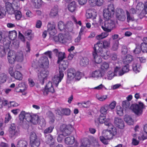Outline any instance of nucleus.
Segmentation results:
<instances>
[{
    "instance_id": "9b49d317",
    "label": "nucleus",
    "mask_w": 147,
    "mask_h": 147,
    "mask_svg": "<svg viewBox=\"0 0 147 147\" xmlns=\"http://www.w3.org/2000/svg\"><path fill=\"white\" fill-rule=\"evenodd\" d=\"M64 74L61 71H59V75H55L53 78V83L55 84V86L57 87L58 84L60 82L64 76Z\"/></svg>"
},
{
    "instance_id": "13d9d810",
    "label": "nucleus",
    "mask_w": 147,
    "mask_h": 147,
    "mask_svg": "<svg viewBox=\"0 0 147 147\" xmlns=\"http://www.w3.org/2000/svg\"><path fill=\"white\" fill-rule=\"evenodd\" d=\"M9 57H7L8 61L10 63L13 64L15 61L16 56H10V54H9Z\"/></svg>"
},
{
    "instance_id": "7c9ffc66",
    "label": "nucleus",
    "mask_w": 147,
    "mask_h": 147,
    "mask_svg": "<svg viewBox=\"0 0 147 147\" xmlns=\"http://www.w3.org/2000/svg\"><path fill=\"white\" fill-rule=\"evenodd\" d=\"M76 5L75 1H72L68 5V9L71 12L74 11L76 9Z\"/></svg>"
},
{
    "instance_id": "f03ea898",
    "label": "nucleus",
    "mask_w": 147,
    "mask_h": 147,
    "mask_svg": "<svg viewBox=\"0 0 147 147\" xmlns=\"http://www.w3.org/2000/svg\"><path fill=\"white\" fill-rule=\"evenodd\" d=\"M145 107L143 103L139 102L138 104H134L132 105L130 109L136 115L139 116L142 114L143 109L145 108Z\"/></svg>"
},
{
    "instance_id": "a18cd8bd",
    "label": "nucleus",
    "mask_w": 147,
    "mask_h": 147,
    "mask_svg": "<svg viewBox=\"0 0 147 147\" xmlns=\"http://www.w3.org/2000/svg\"><path fill=\"white\" fill-rule=\"evenodd\" d=\"M105 10H107L109 12L111 13V14L113 15L115 13V8L113 4H110L109 5L107 9H104Z\"/></svg>"
},
{
    "instance_id": "6ab92c4d",
    "label": "nucleus",
    "mask_w": 147,
    "mask_h": 147,
    "mask_svg": "<svg viewBox=\"0 0 147 147\" xmlns=\"http://www.w3.org/2000/svg\"><path fill=\"white\" fill-rule=\"evenodd\" d=\"M76 71L73 68H70L67 70V78L70 80L73 79L76 75Z\"/></svg>"
},
{
    "instance_id": "c85d7f7f",
    "label": "nucleus",
    "mask_w": 147,
    "mask_h": 147,
    "mask_svg": "<svg viewBox=\"0 0 147 147\" xmlns=\"http://www.w3.org/2000/svg\"><path fill=\"white\" fill-rule=\"evenodd\" d=\"M75 142V138L73 136L67 137L65 139V142L67 145H71L74 143Z\"/></svg>"
},
{
    "instance_id": "f704fd0d",
    "label": "nucleus",
    "mask_w": 147,
    "mask_h": 147,
    "mask_svg": "<svg viewBox=\"0 0 147 147\" xmlns=\"http://www.w3.org/2000/svg\"><path fill=\"white\" fill-rule=\"evenodd\" d=\"M32 1L34 7L36 8L40 7L42 3V0H32Z\"/></svg>"
},
{
    "instance_id": "3c124183",
    "label": "nucleus",
    "mask_w": 147,
    "mask_h": 147,
    "mask_svg": "<svg viewBox=\"0 0 147 147\" xmlns=\"http://www.w3.org/2000/svg\"><path fill=\"white\" fill-rule=\"evenodd\" d=\"M62 115L68 116L70 114L71 111L69 108H63L61 109Z\"/></svg>"
},
{
    "instance_id": "864d4df0",
    "label": "nucleus",
    "mask_w": 147,
    "mask_h": 147,
    "mask_svg": "<svg viewBox=\"0 0 147 147\" xmlns=\"http://www.w3.org/2000/svg\"><path fill=\"white\" fill-rule=\"evenodd\" d=\"M14 13L16 19L18 20H20L22 16L21 12L19 11L16 10Z\"/></svg>"
},
{
    "instance_id": "bb28decb",
    "label": "nucleus",
    "mask_w": 147,
    "mask_h": 147,
    "mask_svg": "<svg viewBox=\"0 0 147 147\" xmlns=\"http://www.w3.org/2000/svg\"><path fill=\"white\" fill-rule=\"evenodd\" d=\"M58 13V6L57 5L55 6L51 9L50 14V15L52 17H54L57 15Z\"/></svg>"
},
{
    "instance_id": "052dcab7",
    "label": "nucleus",
    "mask_w": 147,
    "mask_h": 147,
    "mask_svg": "<svg viewBox=\"0 0 147 147\" xmlns=\"http://www.w3.org/2000/svg\"><path fill=\"white\" fill-rule=\"evenodd\" d=\"M59 42L61 43H65L66 42V40L63 35L61 34L58 35Z\"/></svg>"
},
{
    "instance_id": "dca6fc26",
    "label": "nucleus",
    "mask_w": 147,
    "mask_h": 147,
    "mask_svg": "<svg viewBox=\"0 0 147 147\" xmlns=\"http://www.w3.org/2000/svg\"><path fill=\"white\" fill-rule=\"evenodd\" d=\"M47 27L48 31L50 35H54L56 34V31L55 28V25L54 23H48Z\"/></svg>"
},
{
    "instance_id": "680f3d73",
    "label": "nucleus",
    "mask_w": 147,
    "mask_h": 147,
    "mask_svg": "<svg viewBox=\"0 0 147 147\" xmlns=\"http://www.w3.org/2000/svg\"><path fill=\"white\" fill-rule=\"evenodd\" d=\"M115 74L111 71H108L107 74V78L108 80H111L114 76Z\"/></svg>"
},
{
    "instance_id": "7ed1b4c3",
    "label": "nucleus",
    "mask_w": 147,
    "mask_h": 147,
    "mask_svg": "<svg viewBox=\"0 0 147 147\" xmlns=\"http://www.w3.org/2000/svg\"><path fill=\"white\" fill-rule=\"evenodd\" d=\"M111 39L110 38L108 40H104L103 43L97 42L94 45L95 49L97 50L98 52L102 53L104 48H108L110 47V40Z\"/></svg>"
},
{
    "instance_id": "c9c22d12",
    "label": "nucleus",
    "mask_w": 147,
    "mask_h": 147,
    "mask_svg": "<svg viewBox=\"0 0 147 147\" xmlns=\"http://www.w3.org/2000/svg\"><path fill=\"white\" fill-rule=\"evenodd\" d=\"M9 38L10 40H15L17 36V33L16 31H9Z\"/></svg>"
},
{
    "instance_id": "5701e85b",
    "label": "nucleus",
    "mask_w": 147,
    "mask_h": 147,
    "mask_svg": "<svg viewBox=\"0 0 147 147\" xmlns=\"http://www.w3.org/2000/svg\"><path fill=\"white\" fill-rule=\"evenodd\" d=\"M28 143L27 142L23 139H19L17 142V147H27Z\"/></svg>"
},
{
    "instance_id": "423d86ee",
    "label": "nucleus",
    "mask_w": 147,
    "mask_h": 147,
    "mask_svg": "<svg viewBox=\"0 0 147 147\" xmlns=\"http://www.w3.org/2000/svg\"><path fill=\"white\" fill-rule=\"evenodd\" d=\"M30 143L31 147H39L40 142L37 137L35 132L32 131L30 133Z\"/></svg>"
},
{
    "instance_id": "39448f33",
    "label": "nucleus",
    "mask_w": 147,
    "mask_h": 147,
    "mask_svg": "<svg viewBox=\"0 0 147 147\" xmlns=\"http://www.w3.org/2000/svg\"><path fill=\"white\" fill-rule=\"evenodd\" d=\"M115 27V22L112 19L105 20L104 25L101 26L104 30L107 32H110Z\"/></svg>"
},
{
    "instance_id": "4c0bfd02",
    "label": "nucleus",
    "mask_w": 147,
    "mask_h": 147,
    "mask_svg": "<svg viewBox=\"0 0 147 147\" xmlns=\"http://www.w3.org/2000/svg\"><path fill=\"white\" fill-rule=\"evenodd\" d=\"M109 67V64L105 62L101 64L100 66V69L102 71V72H104L107 70Z\"/></svg>"
},
{
    "instance_id": "338daca9",
    "label": "nucleus",
    "mask_w": 147,
    "mask_h": 147,
    "mask_svg": "<svg viewBox=\"0 0 147 147\" xmlns=\"http://www.w3.org/2000/svg\"><path fill=\"white\" fill-rule=\"evenodd\" d=\"M53 128L54 127L51 126L47 128L44 131V134H48L51 132L52 131Z\"/></svg>"
},
{
    "instance_id": "412c9836",
    "label": "nucleus",
    "mask_w": 147,
    "mask_h": 147,
    "mask_svg": "<svg viewBox=\"0 0 147 147\" xmlns=\"http://www.w3.org/2000/svg\"><path fill=\"white\" fill-rule=\"evenodd\" d=\"M69 63L67 60H64L61 61V63L59 65V71H61L63 73L68 67Z\"/></svg>"
},
{
    "instance_id": "79ce46f5",
    "label": "nucleus",
    "mask_w": 147,
    "mask_h": 147,
    "mask_svg": "<svg viewBox=\"0 0 147 147\" xmlns=\"http://www.w3.org/2000/svg\"><path fill=\"white\" fill-rule=\"evenodd\" d=\"M48 117L50 119V123H53L55 121V117L53 113L50 111L47 113Z\"/></svg>"
},
{
    "instance_id": "a19ab883",
    "label": "nucleus",
    "mask_w": 147,
    "mask_h": 147,
    "mask_svg": "<svg viewBox=\"0 0 147 147\" xmlns=\"http://www.w3.org/2000/svg\"><path fill=\"white\" fill-rule=\"evenodd\" d=\"M45 87L48 89V90H49L51 92L54 93L55 92L53 86V84L51 82H49L45 86Z\"/></svg>"
},
{
    "instance_id": "6e6d98bb",
    "label": "nucleus",
    "mask_w": 147,
    "mask_h": 147,
    "mask_svg": "<svg viewBox=\"0 0 147 147\" xmlns=\"http://www.w3.org/2000/svg\"><path fill=\"white\" fill-rule=\"evenodd\" d=\"M130 102L128 100H124L122 103V106L123 108L125 109L129 108L130 105Z\"/></svg>"
},
{
    "instance_id": "5fc2aeb1",
    "label": "nucleus",
    "mask_w": 147,
    "mask_h": 147,
    "mask_svg": "<svg viewBox=\"0 0 147 147\" xmlns=\"http://www.w3.org/2000/svg\"><path fill=\"white\" fill-rule=\"evenodd\" d=\"M119 45V40H115L113 42V44L112 47V50L114 51H116L117 50L118 48Z\"/></svg>"
},
{
    "instance_id": "aec40b11",
    "label": "nucleus",
    "mask_w": 147,
    "mask_h": 147,
    "mask_svg": "<svg viewBox=\"0 0 147 147\" xmlns=\"http://www.w3.org/2000/svg\"><path fill=\"white\" fill-rule=\"evenodd\" d=\"M46 138V142L48 144H49L50 146H52L53 145L55 140L53 138V136L50 134H48L45 136Z\"/></svg>"
},
{
    "instance_id": "c756f323",
    "label": "nucleus",
    "mask_w": 147,
    "mask_h": 147,
    "mask_svg": "<svg viewBox=\"0 0 147 147\" xmlns=\"http://www.w3.org/2000/svg\"><path fill=\"white\" fill-rule=\"evenodd\" d=\"M133 59V57L131 55H128L123 59V62L125 64H128L131 63Z\"/></svg>"
},
{
    "instance_id": "4be33fe9",
    "label": "nucleus",
    "mask_w": 147,
    "mask_h": 147,
    "mask_svg": "<svg viewBox=\"0 0 147 147\" xmlns=\"http://www.w3.org/2000/svg\"><path fill=\"white\" fill-rule=\"evenodd\" d=\"M104 0H89V3L90 5L94 6L96 5L100 6L102 5Z\"/></svg>"
},
{
    "instance_id": "f8f14e48",
    "label": "nucleus",
    "mask_w": 147,
    "mask_h": 147,
    "mask_svg": "<svg viewBox=\"0 0 147 147\" xmlns=\"http://www.w3.org/2000/svg\"><path fill=\"white\" fill-rule=\"evenodd\" d=\"M49 74V71L45 70H42L38 74V78L39 80L40 81L42 84H44V80L47 77Z\"/></svg>"
},
{
    "instance_id": "2eb2a0df",
    "label": "nucleus",
    "mask_w": 147,
    "mask_h": 147,
    "mask_svg": "<svg viewBox=\"0 0 147 147\" xmlns=\"http://www.w3.org/2000/svg\"><path fill=\"white\" fill-rule=\"evenodd\" d=\"M98 121L101 123H104L108 127H113L112 124L110 123V119H106L105 117L100 115L98 118Z\"/></svg>"
},
{
    "instance_id": "2f4dec72",
    "label": "nucleus",
    "mask_w": 147,
    "mask_h": 147,
    "mask_svg": "<svg viewBox=\"0 0 147 147\" xmlns=\"http://www.w3.org/2000/svg\"><path fill=\"white\" fill-rule=\"evenodd\" d=\"M12 77H14L15 79L19 80H21L23 78L22 74L20 72L16 71L14 72V74Z\"/></svg>"
},
{
    "instance_id": "8fccbe9b",
    "label": "nucleus",
    "mask_w": 147,
    "mask_h": 147,
    "mask_svg": "<svg viewBox=\"0 0 147 147\" xmlns=\"http://www.w3.org/2000/svg\"><path fill=\"white\" fill-rule=\"evenodd\" d=\"M17 87L22 88V89H20L19 90H20L18 91L19 92H24V90H26L27 88L26 85L24 83H21L20 84H19L18 85Z\"/></svg>"
},
{
    "instance_id": "72a5a7b5",
    "label": "nucleus",
    "mask_w": 147,
    "mask_h": 147,
    "mask_svg": "<svg viewBox=\"0 0 147 147\" xmlns=\"http://www.w3.org/2000/svg\"><path fill=\"white\" fill-rule=\"evenodd\" d=\"M7 79V75L4 73L0 74V84L5 83Z\"/></svg>"
},
{
    "instance_id": "a878e982",
    "label": "nucleus",
    "mask_w": 147,
    "mask_h": 147,
    "mask_svg": "<svg viewBox=\"0 0 147 147\" xmlns=\"http://www.w3.org/2000/svg\"><path fill=\"white\" fill-rule=\"evenodd\" d=\"M113 15V14H111V13L109 12L107 10H104L103 16L105 20L111 19H113L112 17Z\"/></svg>"
},
{
    "instance_id": "09e8293b",
    "label": "nucleus",
    "mask_w": 147,
    "mask_h": 147,
    "mask_svg": "<svg viewBox=\"0 0 147 147\" xmlns=\"http://www.w3.org/2000/svg\"><path fill=\"white\" fill-rule=\"evenodd\" d=\"M127 22H129L130 21H132L134 20V17L131 15L129 11L126 10Z\"/></svg>"
},
{
    "instance_id": "774afa93",
    "label": "nucleus",
    "mask_w": 147,
    "mask_h": 147,
    "mask_svg": "<svg viewBox=\"0 0 147 147\" xmlns=\"http://www.w3.org/2000/svg\"><path fill=\"white\" fill-rule=\"evenodd\" d=\"M6 11L5 10L2 8L0 11V18H3L5 15Z\"/></svg>"
},
{
    "instance_id": "cd10ccee",
    "label": "nucleus",
    "mask_w": 147,
    "mask_h": 147,
    "mask_svg": "<svg viewBox=\"0 0 147 147\" xmlns=\"http://www.w3.org/2000/svg\"><path fill=\"white\" fill-rule=\"evenodd\" d=\"M126 64V65L124 66L122 68V71H119V76H121L124 73L128 72L129 71V65Z\"/></svg>"
},
{
    "instance_id": "58836bf2",
    "label": "nucleus",
    "mask_w": 147,
    "mask_h": 147,
    "mask_svg": "<svg viewBox=\"0 0 147 147\" xmlns=\"http://www.w3.org/2000/svg\"><path fill=\"white\" fill-rule=\"evenodd\" d=\"M16 59L18 61L22 62L23 60V52L22 51L18 53L16 56Z\"/></svg>"
},
{
    "instance_id": "f3484780",
    "label": "nucleus",
    "mask_w": 147,
    "mask_h": 147,
    "mask_svg": "<svg viewBox=\"0 0 147 147\" xmlns=\"http://www.w3.org/2000/svg\"><path fill=\"white\" fill-rule=\"evenodd\" d=\"M114 124L116 127L120 129H123L124 127V123L121 118L115 117L114 119Z\"/></svg>"
},
{
    "instance_id": "bf43d9fd",
    "label": "nucleus",
    "mask_w": 147,
    "mask_h": 147,
    "mask_svg": "<svg viewBox=\"0 0 147 147\" xmlns=\"http://www.w3.org/2000/svg\"><path fill=\"white\" fill-rule=\"evenodd\" d=\"M97 52L98 53H100V56L105 59H107L109 57V55L107 53V52L106 51L104 53H103V50H102V53L98 52Z\"/></svg>"
},
{
    "instance_id": "e433bc0d",
    "label": "nucleus",
    "mask_w": 147,
    "mask_h": 147,
    "mask_svg": "<svg viewBox=\"0 0 147 147\" xmlns=\"http://www.w3.org/2000/svg\"><path fill=\"white\" fill-rule=\"evenodd\" d=\"M58 60L57 61L58 63H59L65 57V53L59 52L58 54Z\"/></svg>"
},
{
    "instance_id": "c03bdc74",
    "label": "nucleus",
    "mask_w": 147,
    "mask_h": 147,
    "mask_svg": "<svg viewBox=\"0 0 147 147\" xmlns=\"http://www.w3.org/2000/svg\"><path fill=\"white\" fill-rule=\"evenodd\" d=\"M109 109L108 105H104L100 108V112L102 114L105 115L107 113V111Z\"/></svg>"
},
{
    "instance_id": "37998d69",
    "label": "nucleus",
    "mask_w": 147,
    "mask_h": 147,
    "mask_svg": "<svg viewBox=\"0 0 147 147\" xmlns=\"http://www.w3.org/2000/svg\"><path fill=\"white\" fill-rule=\"evenodd\" d=\"M25 35L28 40H31L34 37V35L32 32V31L30 30H28L26 32Z\"/></svg>"
},
{
    "instance_id": "4468645a",
    "label": "nucleus",
    "mask_w": 147,
    "mask_h": 147,
    "mask_svg": "<svg viewBox=\"0 0 147 147\" xmlns=\"http://www.w3.org/2000/svg\"><path fill=\"white\" fill-rule=\"evenodd\" d=\"M100 53L97 52V50H95V47L94 48V51L92 52L94 61L97 63H100L102 61V58L100 57Z\"/></svg>"
},
{
    "instance_id": "6e6552de",
    "label": "nucleus",
    "mask_w": 147,
    "mask_h": 147,
    "mask_svg": "<svg viewBox=\"0 0 147 147\" xmlns=\"http://www.w3.org/2000/svg\"><path fill=\"white\" fill-rule=\"evenodd\" d=\"M9 135L11 138L16 137L20 135V130L15 126L14 124H12L9 127Z\"/></svg>"
},
{
    "instance_id": "f257e3e1",
    "label": "nucleus",
    "mask_w": 147,
    "mask_h": 147,
    "mask_svg": "<svg viewBox=\"0 0 147 147\" xmlns=\"http://www.w3.org/2000/svg\"><path fill=\"white\" fill-rule=\"evenodd\" d=\"M111 130H103L102 133V136L100 137V140L104 144H107V140L112 139L113 137L117 134L116 128L113 125V127H108Z\"/></svg>"
},
{
    "instance_id": "b1692460",
    "label": "nucleus",
    "mask_w": 147,
    "mask_h": 147,
    "mask_svg": "<svg viewBox=\"0 0 147 147\" xmlns=\"http://www.w3.org/2000/svg\"><path fill=\"white\" fill-rule=\"evenodd\" d=\"M104 73L99 70H96L92 72V76L94 78H98L104 76Z\"/></svg>"
},
{
    "instance_id": "49530a36",
    "label": "nucleus",
    "mask_w": 147,
    "mask_h": 147,
    "mask_svg": "<svg viewBox=\"0 0 147 147\" xmlns=\"http://www.w3.org/2000/svg\"><path fill=\"white\" fill-rule=\"evenodd\" d=\"M29 114V113H26L24 111H22L19 115L20 120L21 121H22L25 119L27 121V117L26 116V114Z\"/></svg>"
},
{
    "instance_id": "ea45409f",
    "label": "nucleus",
    "mask_w": 147,
    "mask_h": 147,
    "mask_svg": "<svg viewBox=\"0 0 147 147\" xmlns=\"http://www.w3.org/2000/svg\"><path fill=\"white\" fill-rule=\"evenodd\" d=\"M125 121L129 125H133L134 123V120L129 116H126L124 118Z\"/></svg>"
},
{
    "instance_id": "20e7f679",
    "label": "nucleus",
    "mask_w": 147,
    "mask_h": 147,
    "mask_svg": "<svg viewBox=\"0 0 147 147\" xmlns=\"http://www.w3.org/2000/svg\"><path fill=\"white\" fill-rule=\"evenodd\" d=\"M136 8L138 10L141 11L139 15V17L140 19H142L147 14V1L144 4L142 2L139 3L136 5Z\"/></svg>"
},
{
    "instance_id": "393cba45",
    "label": "nucleus",
    "mask_w": 147,
    "mask_h": 147,
    "mask_svg": "<svg viewBox=\"0 0 147 147\" xmlns=\"http://www.w3.org/2000/svg\"><path fill=\"white\" fill-rule=\"evenodd\" d=\"M140 64L138 63L137 61H135L132 65V69L133 71L136 73L139 72L140 71Z\"/></svg>"
},
{
    "instance_id": "0e129e2a",
    "label": "nucleus",
    "mask_w": 147,
    "mask_h": 147,
    "mask_svg": "<svg viewBox=\"0 0 147 147\" xmlns=\"http://www.w3.org/2000/svg\"><path fill=\"white\" fill-rule=\"evenodd\" d=\"M11 4H12V5L13 7H16L15 8H14L15 9H18V8L19 7L20 4L18 1L17 2L16 1H13Z\"/></svg>"
},
{
    "instance_id": "0eeeda50",
    "label": "nucleus",
    "mask_w": 147,
    "mask_h": 147,
    "mask_svg": "<svg viewBox=\"0 0 147 147\" xmlns=\"http://www.w3.org/2000/svg\"><path fill=\"white\" fill-rule=\"evenodd\" d=\"M74 128L70 125H63L60 127V130L61 133L65 137L69 135L73 131Z\"/></svg>"
},
{
    "instance_id": "69168bd1",
    "label": "nucleus",
    "mask_w": 147,
    "mask_h": 147,
    "mask_svg": "<svg viewBox=\"0 0 147 147\" xmlns=\"http://www.w3.org/2000/svg\"><path fill=\"white\" fill-rule=\"evenodd\" d=\"M142 51L141 49L140 46H137L135 49L134 50V53L136 54H138L141 53Z\"/></svg>"
},
{
    "instance_id": "473e14b6",
    "label": "nucleus",
    "mask_w": 147,
    "mask_h": 147,
    "mask_svg": "<svg viewBox=\"0 0 147 147\" xmlns=\"http://www.w3.org/2000/svg\"><path fill=\"white\" fill-rule=\"evenodd\" d=\"M89 62L88 59L86 57H84L80 60V64L81 66L85 67L89 64Z\"/></svg>"
},
{
    "instance_id": "4d7b16f0",
    "label": "nucleus",
    "mask_w": 147,
    "mask_h": 147,
    "mask_svg": "<svg viewBox=\"0 0 147 147\" xmlns=\"http://www.w3.org/2000/svg\"><path fill=\"white\" fill-rule=\"evenodd\" d=\"M117 114L119 116L123 115V110L120 106H117L116 107Z\"/></svg>"
},
{
    "instance_id": "ddd939ff",
    "label": "nucleus",
    "mask_w": 147,
    "mask_h": 147,
    "mask_svg": "<svg viewBox=\"0 0 147 147\" xmlns=\"http://www.w3.org/2000/svg\"><path fill=\"white\" fill-rule=\"evenodd\" d=\"M116 17L117 19L121 21H124L126 18L124 11L121 9H118L116 10Z\"/></svg>"
},
{
    "instance_id": "de8ad7c7",
    "label": "nucleus",
    "mask_w": 147,
    "mask_h": 147,
    "mask_svg": "<svg viewBox=\"0 0 147 147\" xmlns=\"http://www.w3.org/2000/svg\"><path fill=\"white\" fill-rule=\"evenodd\" d=\"M58 28L60 31L65 30L66 28V26L62 22L60 21L58 23Z\"/></svg>"
},
{
    "instance_id": "1a4fd4ad",
    "label": "nucleus",
    "mask_w": 147,
    "mask_h": 147,
    "mask_svg": "<svg viewBox=\"0 0 147 147\" xmlns=\"http://www.w3.org/2000/svg\"><path fill=\"white\" fill-rule=\"evenodd\" d=\"M39 66L43 68H47L49 66V61L47 56H43L40 58L38 61Z\"/></svg>"
},
{
    "instance_id": "a211bd4d",
    "label": "nucleus",
    "mask_w": 147,
    "mask_h": 147,
    "mask_svg": "<svg viewBox=\"0 0 147 147\" xmlns=\"http://www.w3.org/2000/svg\"><path fill=\"white\" fill-rule=\"evenodd\" d=\"M5 9L6 12H7L9 14H13L15 11L14 8L13 7L12 4L8 2L5 3Z\"/></svg>"
},
{
    "instance_id": "9d476101",
    "label": "nucleus",
    "mask_w": 147,
    "mask_h": 147,
    "mask_svg": "<svg viewBox=\"0 0 147 147\" xmlns=\"http://www.w3.org/2000/svg\"><path fill=\"white\" fill-rule=\"evenodd\" d=\"M27 118V121L30 122L34 124H36L40 121L38 116L36 115H31L30 114H28L26 115Z\"/></svg>"
},
{
    "instance_id": "603ef678",
    "label": "nucleus",
    "mask_w": 147,
    "mask_h": 147,
    "mask_svg": "<svg viewBox=\"0 0 147 147\" xmlns=\"http://www.w3.org/2000/svg\"><path fill=\"white\" fill-rule=\"evenodd\" d=\"M108 35V34L107 32H103L100 34L96 36V38L98 40H101L106 37Z\"/></svg>"
},
{
    "instance_id": "e2e57ef3",
    "label": "nucleus",
    "mask_w": 147,
    "mask_h": 147,
    "mask_svg": "<svg viewBox=\"0 0 147 147\" xmlns=\"http://www.w3.org/2000/svg\"><path fill=\"white\" fill-rule=\"evenodd\" d=\"M97 98L100 101H103L106 99L107 96L106 95L99 96L98 94L96 95Z\"/></svg>"
}]
</instances>
